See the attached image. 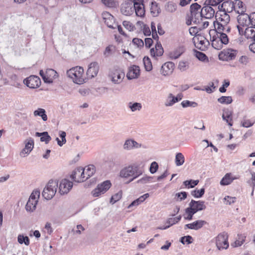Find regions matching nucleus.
Masks as SVG:
<instances>
[{
	"label": "nucleus",
	"mask_w": 255,
	"mask_h": 255,
	"mask_svg": "<svg viewBox=\"0 0 255 255\" xmlns=\"http://www.w3.org/2000/svg\"><path fill=\"white\" fill-rule=\"evenodd\" d=\"M71 178L77 182H82L86 181L83 168L79 167L76 168L71 175Z\"/></svg>",
	"instance_id": "obj_11"
},
{
	"label": "nucleus",
	"mask_w": 255,
	"mask_h": 255,
	"mask_svg": "<svg viewBox=\"0 0 255 255\" xmlns=\"http://www.w3.org/2000/svg\"><path fill=\"white\" fill-rule=\"evenodd\" d=\"M102 17L105 23L109 28H116L117 24L115 22V19L112 15L108 12L104 11L102 13Z\"/></svg>",
	"instance_id": "obj_14"
},
{
	"label": "nucleus",
	"mask_w": 255,
	"mask_h": 255,
	"mask_svg": "<svg viewBox=\"0 0 255 255\" xmlns=\"http://www.w3.org/2000/svg\"><path fill=\"white\" fill-rule=\"evenodd\" d=\"M224 0H206L204 4H208L211 6L216 7Z\"/></svg>",
	"instance_id": "obj_57"
},
{
	"label": "nucleus",
	"mask_w": 255,
	"mask_h": 255,
	"mask_svg": "<svg viewBox=\"0 0 255 255\" xmlns=\"http://www.w3.org/2000/svg\"><path fill=\"white\" fill-rule=\"evenodd\" d=\"M199 183L198 180H189L185 181L183 182L184 185L187 187L188 188H193L196 185H197Z\"/></svg>",
	"instance_id": "obj_51"
},
{
	"label": "nucleus",
	"mask_w": 255,
	"mask_h": 255,
	"mask_svg": "<svg viewBox=\"0 0 255 255\" xmlns=\"http://www.w3.org/2000/svg\"><path fill=\"white\" fill-rule=\"evenodd\" d=\"M144 172V170L136 163H132L125 167L120 171V176L128 178L130 177V182L132 181Z\"/></svg>",
	"instance_id": "obj_2"
},
{
	"label": "nucleus",
	"mask_w": 255,
	"mask_h": 255,
	"mask_svg": "<svg viewBox=\"0 0 255 255\" xmlns=\"http://www.w3.org/2000/svg\"><path fill=\"white\" fill-rule=\"evenodd\" d=\"M252 177L251 179L248 181V183L250 184L251 186L252 187L253 191L252 194L254 193V191L255 188V172H251Z\"/></svg>",
	"instance_id": "obj_63"
},
{
	"label": "nucleus",
	"mask_w": 255,
	"mask_h": 255,
	"mask_svg": "<svg viewBox=\"0 0 255 255\" xmlns=\"http://www.w3.org/2000/svg\"><path fill=\"white\" fill-rule=\"evenodd\" d=\"M245 239L246 237L244 235L239 236L238 240H237L235 242V247H239L243 245L245 241Z\"/></svg>",
	"instance_id": "obj_62"
},
{
	"label": "nucleus",
	"mask_w": 255,
	"mask_h": 255,
	"mask_svg": "<svg viewBox=\"0 0 255 255\" xmlns=\"http://www.w3.org/2000/svg\"><path fill=\"white\" fill-rule=\"evenodd\" d=\"M230 5H231V10L234 9L239 14L244 13L246 11L245 5L240 0H236L235 2L231 1Z\"/></svg>",
	"instance_id": "obj_24"
},
{
	"label": "nucleus",
	"mask_w": 255,
	"mask_h": 255,
	"mask_svg": "<svg viewBox=\"0 0 255 255\" xmlns=\"http://www.w3.org/2000/svg\"><path fill=\"white\" fill-rule=\"evenodd\" d=\"M196 57L201 61H208V59L207 56L203 52L197 51L196 53Z\"/></svg>",
	"instance_id": "obj_61"
},
{
	"label": "nucleus",
	"mask_w": 255,
	"mask_h": 255,
	"mask_svg": "<svg viewBox=\"0 0 255 255\" xmlns=\"http://www.w3.org/2000/svg\"><path fill=\"white\" fill-rule=\"evenodd\" d=\"M39 74L44 82L49 84L53 83V80L58 77L57 72L52 69H47L45 72L40 70Z\"/></svg>",
	"instance_id": "obj_7"
},
{
	"label": "nucleus",
	"mask_w": 255,
	"mask_h": 255,
	"mask_svg": "<svg viewBox=\"0 0 255 255\" xmlns=\"http://www.w3.org/2000/svg\"><path fill=\"white\" fill-rule=\"evenodd\" d=\"M116 50V47L113 45H109L107 46L104 52V55L107 57L110 56Z\"/></svg>",
	"instance_id": "obj_46"
},
{
	"label": "nucleus",
	"mask_w": 255,
	"mask_h": 255,
	"mask_svg": "<svg viewBox=\"0 0 255 255\" xmlns=\"http://www.w3.org/2000/svg\"><path fill=\"white\" fill-rule=\"evenodd\" d=\"M238 51L232 49H227L221 51L219 54V58L223 61H230L234 59Z\"/></svg>",
	"instance_id": "obj_9"
},
{
	"label": "nucleus",
	"mask_w": 255,
	"mask_h": 255,
	"mask_svg": "<svg viewBox=\"0 0 255 255\" xmlns=\"http://www.w3.org/2000/svg\"><path fill=\"white\" fill-rule=\"evenodd\" d=\"M122 196V191H119V192L117 193L116 194H114L113 196H112L110 200V203L112 204H114L116 202L120 200Z\"/></svg>",
	"instance_id": "obj_55"
},
{
	"label": "nucleus",
	"mask_w": 255,
	"mask_h": 255,
	"mask_svg": "<svg viewBox=\"0 0 255 255\" xmlns=\"http://www.w3.org/2000/svg\"><path fill=\"white\" fill-rule=\"evenodd\" d=\"M142 146L141 143L136 142L132 138H128L126 140L123 145V148L126 150H131L140 148Z\"/></svg>",
	"instance_id": "obj_15"
},
{
	"label": "nucleus",
	"mask_w": 255,
	"mask_h": 255,
	"mask_svg": "<svg viewBox=\"0 0 255 255\" xmlns=\"http://www.w3.org/2000/svg\"><path fill=\"white\" fill-rule=\"evenodd\" d=\"M128 107L132 112H134L136 111H140L142 108V105L139 103L129 102L128 104Z\"/></svg>",
	"instance_id": "obj_40"
},
{
	"label": "nucleus",
	"mask_w": 255,
	"mask_h": 255,
	"mask_svg": "<svg viewBox=\"0 0 255 255\" xmlns=\"http://www.w3.org/2000/svg\"><path fill=\"white\" fill-rule=\"evenodd\" d=\"M224 203L226 205H231L234 204L236 201V198L235 197H231L230 196H226L224 198Z\"/></svg>",
	"instance_id": "obj_56"
},
{
	"label": "nucleus",
	"mask_w": 255,
	"mask_h": 255,
	"mask_svg": "<svg viewBox=\"0 0 255 255\" xmlns=\"http://www.w3.org/2000/svg\"><path fill=\"white\" fill-rule=\"evenodd\" d=\"M73 187V183L69 180L64 179L60 183L59 186V192L60 194L68 193Z\"/></svg>",
	"instance_id": "obj_13"
},
{
	"label": "nucleus",
	"mask_w": 255,
	"mask_h": 255,
	"mask_svg": "<svg viewBox=\"0 0 255 255\" xmlns=\"http://www.w3.org/2000/svg\"><path fill=\"white\" fill-rule=\"evenodd\" d=\"M174 69V63L172 62H167L162 66L160 72L163 76L169 75L173 72Z\"/></svg>",
	"instance_id": "obj_20"
},
{
	"label": "nucleus",
	"mask_w": 255,
	"mask_h": 255,
	"mask_svg": "<svg viewBox=\"0 0 255 255\" xmlns=\"http://www.w3.org/2000/svg\"><path fill=\"white\" fill-rule=\"evenodd\" d=\"M18 242L20 244H24L26 246H28L29 245V239L28 237L24 236L21 235H19L17 237Z\"/></svg>",
	"instance_id": "obj_45"
},
{
	"label": "nucleus",
	"mask_w": 255,
	"mask_h": 255,
	"mask_svg": "<svg viewBox=\"0 0 255 255\" xmlns=\"http://www.w3.org/2000/svg\"><path fill=\"white\" fill-rule=\"evenodd\" d=\"M67 75L75 84L81 85L86 82V78L82 67L76 66L71 68L67 70Z\"/></svg>",
	"instance_id": "obj_3"
},
{
	"label": "nucleus",
	"mask_w": 255,
	"mask_h": 255,
	"mask_svg": "<svg viewBox=\"0 0 255 255\" xmlns=\"http://www.w3.org/2000/svg\"><path fill=\"white\" fill-rule=\"evenodd\" d=\"M111 186L110 181L107 180L101 184H98L97 187L92 192L94 197H98L102 194L105 193Z\"/></svg>",
	"instance_id": "obj_8"
},
{
	"label": "nucleus",
	"mask_w": 255,
	"mask_h": 255,
	"mask_svg": "<svg viewBox=\"0 0 255 255\" xmlns=\"http://www.w3.org/2000/svg\"><path fill=\"white\" fill-rule=\"evenodd\" d=\"M183 108H187L189 107L195 108L197 106L198 104L195 102H191L188 100L183 101L181 103Z\"/></svg>",
	"instance_id": "obj_52"
},
{
	"label": "nucleus",
	"mask_w": 255,
	"mask_h": 255,
	"mask_svg": "<svg viewBox=\"0 0 255 255\" xmlns=\"http://www.w3.org/2000/svg\"><path fill=\"white\" fill-rule=\"evenodd\" d=\"M210 36L212 45L215 49L219 50L223 48V44L222 42H219V40H217L213 34H211V36L210 35Z\"/></svg>",
	"instance_id": "obj_34"
},
{
	"label": "nucleus",
	"mask_w": 255,
	"mask_h": 255,
	"mask_svg": "<svg viewBox=\"0 0 255 255\" xmlns=\"http://www.w3.org/2000/svg\"><path fill=\"white\" fill-rule=\"evenodd\" d=\"M37 203L35 201L28 199L25 207L26 211L29 213L34 212L36 209Z\"/></svg>",
	"instance_id": "obj_33"
},
{
	"label": "nucleus",
	"mask_w": 255,
	"mask_h": 255,
	"mask_svg": "<svg viewBox=\"0 0 255 255\" xmlns=\"http://www.w3.org/2000/svg\"><path fill=\"white\" fill-rule=\"evenodd\" d=\"M182 99V97H180V98H178V96L175 97L173 96V95L171 93H170L168 94L165 102L164 103V105L165 107H171L174 104L177 103L179 101H180Z\"/></svg>",
	"instance_id": "obj_26"
},
{
	"label": "nucleus",
	"mask_w": 255,
	"mask_h": 255,
	"mask_svg": "<svg viewBox=\"0 0 255 255\" xmlns=\"http://www.w3.org/2000/svg\"><path fill=\"white\" fill-rule=\"evenodd\" d=\"M245 36L248 39H255V27L249 26L245 29Z\"/></svg>",
	"instance_id": "obj_31"
},
{
	"label": "nucleus",
	"mask_w": 255,
	"mask_h": 255,
	"mask_svg": "<svg viewBox=\"0 0 255 255\" xmlns=\"http://www.w3.org/2000/svg\"><path fill=\"white\" fill-rule=\"evenodd\" d=\"M205 193V189L201 188L200 190L196 189L191 192V195L195 198H199L203 196Z\"/></svg>",
	"instance_id": "obj_44"
},
{
	"label": "nucleus",
	"mask_w": 255,
	"mask_h": 255,
	"mask_svg": "<svg viewBox=\"0 0 255 255\" xmlns=\"http://www.w3.org/2000/svg\"><path fill=\"white\" fill-rule=\"evenodd\" d=\"M239 25L243 27H248L251 25L250 14L249 15L245 12L240 13L238 16Z\"/></svg>",
	"instance_id": "obj_18"
},
{
	"label": "nucleus",
	"mask_w": 255,
	"mask_h": 255,
	"mask_svg": "<svg viewBox=\"0 0 255 255\" xmlns=\"http://www.w3.org/2000/svg\"><path fill=\"white\" fill-rule=\"evenodd\" d=\"M181 219V216L179 215L178 217L175 218H168L166 221V223L168 224V226H169V227L180 221Z\"/></svg>",
	"instance_id": "obj_47"
},
{
	"label": "nucleus",
	"mask_w": 255,
	"mask_h": 255,
	"mask_svg": "<svg viewBox=\"0 0 255 255\" xmlns=\"http://www.w3.org/2000/svg\"><path fill=\"white\" fill-rule=\"evenodd\" d=\"M153 177L145 175L137 181V183L144 184L151 182Z\"/></svg>",
	"instance_id": "obj_49"
},
{
	"label": "nucleus",
	"mask_w": 255,
	"mask_h": 255,
	"mask_svg": "<svg viewBox=\"0 0 255 255\" xmlns=\"http://www.w3.org/2000/svg\"><path fill=\"white\" fill-rule=\"evenodd\" d=\"M102 2L109 7H115L118 5L117 2L114 0H102Z\"/></svg>",
	"instance_id": "obj_54"
},
{
	"label": "nucleus",
	"mask_w": 255,
	"mask_h": 255,
	"mask_svg": "<svg viewBox=\"0 0 255 255\" xmlns=\"http://www.w3.org/2000/svg\"><path fill=\"white\" fill-rule=\"evenodd\" d=\"M164 52L163 49L160 43H157L155 46V49H150L151 55L154 57L160 56L162 55Z\"/></svg>",
	"instance_id": "obj_30"
},
{
	"label": "nucleus",
	"mask_w": 255,
	"mask_h": 255,
	"mask_svg": "<svg viewBox=\"0 0 255 255\" xmlns=\"http://www.w3.org/2000/svg\"><path fill=\"white\" fill-rule=\"evenodd\" d=\"M121 12L125 15H130L133 12L132 3H126L122 5Z\"/></svg>",
	"instance_id": "obj_27"
},
{
	"label": "nucleus",
	"mask_w": 255,
	"mask_h": 255,
	"mask_svg": "<svg viewBox=\"0 0 255 255\" xmlns=\"http://www.w3.org/2000/svg\"><path fill=\"white\" fill-rule=\"evenodd\" d=\"M198 43H196L195 45L197 48L200 49L201 50H204L207 47V43H209V42L206 40H201L198 41Z\"/></svg>",
	"instance_id": "obj_48"
},
{
	"label": "nucleus",
	"mask_w": 255,
	"mask_h": 255,
	"mask_svg": "<svg viewBox=\"0 0 255 255\" xmlns=\"http://www.w3.org/2000/svg\"><path fill=\"white\" fill-rule=\"evenodd\" d=\"M231 1L230 0H226L223 2L221 4H218V11H224L225 12H230L229 9L227 8V5H230Z\"/></svg>",
	"instance_id": "obj_39"
},
{
	"label": "nucleus",
	"mask_w": 255,
	"mask_h": 255,
	"mask_svg": "<svg viewBox=\"0 0 255 255\" xmlns=\"http://www.w3.org/2000/svg\"><path fill=\"white\" fill-rule=\"evenodd\" d=\"M150 12L154 16H157L160 12V8L157 2L153 1L151 3Z\"/></svg>",
	"instance_id": "obj_38"
},
{
	"label": "nucleus",
	"mask_w": 255,
	"mask_h": 255,
	"mask_svg": "<svg viewBox=\"0 0 255 255\" xmlns=\"http://www.w3.org/2000/svg\"><path fill=\"white\" fill-rule=\"evenodd\" d=\"M57 187L58 182L56 181H49L43 190L42 196L46 200L51 199L55 195Z\"/></svg>",
	"instance_id": "obj_4"
},
{
	"label": "nucleus",
	"mask_w": 255,
	"mask_h": 255,
	"mask_svg": "<svg viewBox=\"0 0 255 255\" xmlns=\"http://www.w3.org/2000/svg\"><path fill=\"white\" fill-rule=\"evenodd\" d=\"M99 70V64L97 62L91 63L87 71V75L89 77L93 78L97 76Z\"/></svg>",
	"instance_id": "obj_19"
},
{
	"label": "nucleus",
	"mask_w": 255,
	"mask_h": 255,
	"mask_svg": "<svg viewBox=\"0 0 255 255\" xmlns=\"http://www.w3.org/2000/svg\"><path fill=\"white\" fill-rule=\"evenodd\" d=\"M189 208L194 213H196L198 211L205 210L206 208L205 205V202L203 201H195L192 200L189 204Z\"/></svg>",
	"instance_id": "obj_12"
},
{
	"label": "nucleus",
	"mask_w": 255,
	"mask_h": 255,
	"mask_svg": "<svg viewBox=\"0 0 255 255\" xmlns=\"http://www.w3.org/2000/svg\"><path fill=\"white\" fill-rule=\"evenodd\" d=\"M218 101L222 104H229L232 102L233 100L231 96H222L218 99Z\"/></svg>",
	"instance_id": "obj_43"
},
{
	"label": "nucleus",
	"mask_w": 255,
	"mask_h": 255,
	"mask_svg": "<svg viewBox=\"0 0 255 255\" xmlns=\"http://www.w3.org/2000/svg\"><path fill=\"white\" fill-rule=\"evenodd\" d=\"M66 133L65 131L61 130L59 131V136L61 138L62 140L61 141L58 137L56 138V140L57 141L58 144L60 146H62L64 144L66 143Z\"/></svg>",
	"instance_id": "obj_41"
},
{
	"label": "nucleus",
	"mask_w": 255,
	"mask_h": 255,
	"mask_svg": "<svg viewBox=\"0 0 255 255\" xmlns=\"http://www.w3.org/2000/svg\"><path fill=\"white\" fill-rule=\"evenodd\" d=\"M85 172L86 180L91 177L95 172V167L93 165H89L83 168Z\"/></svg>",
	"instance_id": "obj_32"
},
{
	"label": "nucleus",
	"mask_w": 255,
	"mask_h": 255,
	"mask_svg": "<svg viewBox=\"0 0 255 255\" xmlns=\"http://www.w3.org/2000/svg\"><path fill=\"white\" fill-rule=\"evenodd\" d=\"M190 16L192 18L193 23L194 24H199L203 17L202 14H201V11L200 12L191 13Z\"/></svg>",
	"instance_id": "obj_35"
},
{
	"label": "nucleus",
	"mask_w": 255,
	"mask_h": 255,
	"mask_svg": "<svg viewBox=\"0 0 255 255\" xmlns=\"http://www.w3.org/2000/svg\"><path fill=\"white\" fill-rule=\"evenodd\" d=\"M123 24L124 26L129 31H133L135 28L134 26L128 21H124Z\"/></svg>",
	"instance_id": "obj_64"
},
{
	"label": "nucleus",
	"mask_w": 255,
	"mask_h": 255,
	"mask_svg": "<svg viewBox=\"0 0 255 255\" xmlns=\"http://www.w3.org/2000/svg\"><path fill=\"white\" fill-rule=\"evenodd\" d=\"M206 224L207 222L205 221L198 220L193 223L186 224L184 226V230L189 229L191 230H198L202 228L203 226Z\"/></svg>",
	"instance_id": "obj_22"
},
{
	"label": "nucleus",
	"mask_w": 255,
	"mask_h": 255,
	"mask_svg": "<svg viewBox=\"0 0 255 255\" xmlns=\"http://www.w3.org/2000/svg\"><path fill=\"white\" fill-rule=\"evenodd\" d=\"M125 73L119 68H115L110 71L109 78L113 83L119 84L122 82L125 78Z\"/></svg>",
	"instance_id": "obj_6"
},
{
	"label": "nucleus",
	"mask_w": 255,
	"mask_h": 255,
	"mask_svg": "<svg viewBox=\"0 0 255 255\" xmlns=\"http://www.w3.org/2000/svg\"><path fill=\"white\" fill-rule=\"evenodd\" d=\"M34 146V140L31 138H30L27 140V142L25 143L24 148L29 151H31Z\"/></svg>",
	"instance_id": "obj_59"
},
{
	"label": "nucleus",
	"mask_w": 255,
	"mask_h": 255,
	"mask_svg": "<svg viewBox=\"0 0 255 255\" xmlns=\"http://www.w3.org/2000/svg\"><path fill=\"white\" fill-rule=\"evenodd\" d=\"M185 158L182 153L179 152L176 154L175 162L177 166H181L184 163Z\"/></svg>",
	"instance_id": "obj_37"
},
{
	"label": "nucleus",
	"mask_w": 255,
	"mask_h": 255,
	"mask_svg": "<svg viewBox=\"0 0 255 255\" xmlns=\"http://www.w3.org/2000/svg\"><path fill=\"white\" fill-rule=\"evenodd\" d=\"M33 114L34 116L41 117L43 121H46L47 120V116L46 114V111L44 109H38L34 112Z\"/></svg>",
	"instance_id": "obj_36"
},
{
	"label": "nucleus",
	"mask_w": 255,
	"mask_h": 255,
	"mask_svg": "<svg viewBox=\"0 0 255 255\" xmlns=\"http://www.w3.org/2000/svg\"><path fill=\"white\" fill-rule=\"evenodd\" d=\"M177 4L172 1L167 2L164 5V9L167 13H172L175 12L177 9Z\"/></svg>",
	"instance_id": "obj_29"
},
{
	"label": "nucleus",
	"mask_w": 255,
	"mask_h": 255,
	"mask_svg": "<svg viewBox=\"0 0 255 255\" xmlns=\"http://www.w3.org/2000/svg\"><path fill=\"white\" fill-rule=\"evenodd\" d=\"M143 63L145 69L147 71H150L152 69V66L150 59L148 57H144L143 59Z\"/></svg>",
	"instance_id": "obj_42"
},
{
	"label": "nucleus",
	"mask_w": 255,
	"mask_h": 255,
	"mask_svg": "<svg viewBox=\"0 0 255 255\" xmlns=\"http://www.w3.org/2000/svg\"><path fill=\"white\" fill-rule=\"evenodd\" d=\"M140 69L138 66L133 65L129 68V71L127 74L128 79L131 80L137 78L139 75Z\"/></svg>",
	"instance_id": "obj_25"
},
{
	"label": "nucleus",
	"mask_w": 255,
	"mask_h": 255,
	"mask_svg": "<svg viewBox=\"0 0 255 255\" xmlns=\"http://www.w3.org/2000/svg\"><path fill=\"white\" fill-rule=\"evenodd\" d=\"M215 243L218 250L227 249L229 246L227 233L223 232L219 234L215 238Z\"/></svg>",
	"instance_id": "obj_5"
},
{
	"label": "nucleus",
	"mask_w": 255,
	"mask_h": 255,
	"mask_svg": "<svg viewBox=\"0 0 255 255\" xmlns=\"http://www.w3.org/2000/svg\"><path fill=\"white\" fill-rule=\"evenodd\" d=\"M180 242L183 245L185 244H190L193 242V238L190 236H184L181 238Z\"/></svg>",
	"instance_id": "obj_58"
},
{
	"label": "nucleus",
	"mask_w": 255,
	"mask_h": 255,
	"mask_svg": "<svg viewBox=\"0 0 255 255\" xmlns=\"http://www.w3.org/2000/svg\"><path fill=\"white\" fill-rule=\"evenodd\" d=\"M40 196V191L39 190H34L31 194L29 199H31L33 201H35L38 202V200Z\"/></svg>",
	"instance_id": "obj_60"
},
{
	"label": "nucleus",
	"mask_w": 255,
	"mask_h": 255,
	"mask_svg": "<svg viewBox=\"0 0 255 255\" xmlns=\"http://www.w3.org/2000/svg\"><path fill=\"white\" fill-rule=\"evenodd\" d=\"M184 52V47L179 46L173 51L170 52L169 53V56L171 59H176L178 58Z\"/></svg>",
	"instance_id": "obj_28"
},
{
	"label": "nucleus",
	"mask_w": 255,
	"mask_h": 255,
	"mask_svg": "<svg viewBox=\"0 0 255 255\" xmlns=\"http://www.w3.org/2000/svg\"><path fill=\"white\" fill-rule=\"evenodd\" d=\"M23 83L29 88L35 89L40 86L41 80L38 76L31 75L23 80Z\"/></svg>",
	"instance_id": "obj_10"
},
{
	"label": "nucleus",
	"mask_w": 255,
	"mask_h": 255,
	"mask_svg": "<svg viewBox=\"0 0 255 255\" xmlns=\"http://www.w3.org/2000/svg\"><path fill=\"white\" fill-rule=\"evenodd\" d=\"M201 6L197 3H194L190 5V14L200 12Z\"/></svg>",
	"instance_id": "obj_50"
},
{
	"label": "nucleus",
	"mask_w": 255,
	"mask_h": 255,
	"mask_svg": "<svg viewBox=\"0 0 255 255\" xmlns=\"http://www.w3.org/2000/svg\"><path fill=\"white\" fill-rule=\"evenodd\" d=\"M201 10L203 17L206 19H210L215 15V9L208 4H205Z\"/></svg>",
	"instance_id": "obj_17"
},
{
	"label": "nucleus",
	"mask_w": 255,
	"mask_h": 255,
	"mask_svg": "<svg viewBox=\"0 0 255 255\" xmlns=\"http://www.w3.org/2000/svg\"><path fill=\"white\" fill-rule=\"evenodd\" d=\"M233 111L230 109H224L223 110L222 119L230 127L233 126Z\"/></svg>",
	"instance_id": "obj_23"
},
{
	"label": "nucleus",
	"mask_w": 255,
	"mask_h": 255,
	"mask_svg": "<svg viewBox=\"0 0 255 255\" xmlns=\"http://www.w3.org/2000/svg\"><path fill=\"white\" fill-rule=\"evenodd\" d=\"M218 33V35H219L220 37H221V38L222 39V43L223 44H227L229 42V38L227 35L226 32H220V31H217Z\"/></svg>",
	"instance_id": "obj_53"
},
{
	"label": "nucleus",
	"mask_w": 255,
	"mask_h": 255,
	"mask_svg": "<svg viewBox=\"0 0 255 255\" xmlns=\"http://www.w3.org/2000/svg\"><path fill=\"white\" fill-rule=\"evenodd\" d=\"M216 20L214 22L215 29L210 30L209 35L211 36L216 31L225 32L229 33L231 29L230 16L227 12L224 11H217L215 14Z\"/></svg>",
	"instance_id": "obj_1"
},
{
	"label": "nucleus",
	"mask_w": 255,
	"mask_h": 255,
	"mask_svg": "<svg viewBox=\"0 0 255 255\" xmlns=\"http://www.w3.org/2000/svg\"><path fill=\"white\" fill-rule=\"evenodd\" d=\"M140 0H133V10L137 16H142L144 15L145 10L144 8V3Z\"/></svg>",
	"instance_id": "obj_16"
},
{
	"label": "nucleus",
	"mask_w": 255,
	"mask_h": 255,
	"mask_svg": "<svg viewBox=\"0 0 255 255\" xmlns=\"http://www.w3.org/2000/svg\"><path fill=\"white\" fill-rule=\"evenodd\" d=\"M239 178V175H234L232 173H228L221 179L220 184L223 186L228 185L232 183L234 180Z\"/></svg>",
	"instance_id": "obj_21"
}]
</instances>
